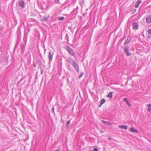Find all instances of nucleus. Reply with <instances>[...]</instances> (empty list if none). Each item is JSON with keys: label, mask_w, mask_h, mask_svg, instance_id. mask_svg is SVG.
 Wrapping results in <instances>:
<instances>
[{"label": "nucleus", "mask_w": 151, "mask_h": 151, "mask_svg": "<svg viewBox=\"0 0 151 151\" xmlns=\"http://www.w3.org/2000/svg\"><path fill=\"white\" fill-rule=\"evenodd\" d=\"M65 49L70 55L72 56L74 55L75 53L74 51L69 47L68 46H66Z\"/></svg>", "instance_id": "nucleus-1"}, {"label": "nucleus", "mask_w": 151, "mask_h": 151, "mask_svg": "<svg viewBox=\"0 0 151 151\" xmlns=\"http://www.w3.org/2000/svg\"><path fill=\"white\" fill-rule=\"evenodd\" d=\"M19 6L21 9H23L24 8V2L23 1H19L18 3Z\"/></svg>", "instance_id": "nucleus-2"}, {"label": "nucleus", "mask_w": 151, "mask_h": 151, "mask_svg": "<svg viewBox=\"0 0 151 151\" xmlns=\"http://www.w3.org/2000/svg\"><path fill=\"white\" fill-rule=\"evenodd\" d=\"M53 53L51 51L48 52V58L49 62L51 61L52 59Z\"/></svg>", "instance_id": "nucleus-3"}, {"label": "nucleus", "mask_w": 151, "mask_h": 151, "mask_svg": "<svg viewBox=\"0 0 151 151\" xmlns=\"http://www.w3.org/2000/svg\"><path fill=\"white\" fill-rule=\"evenodd\" d=\"M128 49L129 48L127 46H126L124 48V51L127 56H130L131 55V53L129 52Z\"/></svg>", "instance_id": "nucleus-4"}, {"label": "nucleus", "mask_w": 151, "mask_h": 151, "mask_svg": "<svg viewBox=\"0 0 151 151\" xmlns=\"http://www.w3.org/2000/svg\"><path fill=\"white\" fill-rule=\"evenodd\" d=\"M73 65L76 71L78 72L79 71L78 65L77 63L75 61H73Z\"/></svg>", "instance_id": "nucleus-5"}, {"label": "nucleus", "mask_w": 151, "mask_h": 151, "mask_svg": "<svg viewBox=\"0 0 151 151\" xmlns=\"http://www.w3.org/2000/svg\"><path fill=\"white\" fill-rule=\"evenodd\" d=\"M133 29L134 30H137L138 29V25L137 22H133L132 24Z\"/></svg>", "instance_id": "nucleus-6"}, {"label": "nucleus", "mask_w": 151, "mask_h": 151, "mask_svg": "<svg viewBox=\"0 0 151 151\" xmlns=\"http://www.w3.org/2000/svg\"><path fill=\"white\" fill-rule=\"evenodd\" d=\"M146 22L148 24L151 23V15L148 16L146 18Z\"/></svg>", "instance_id": "nucleus-7"}, {"label": "nucleus", "mask_w": 151, "mask_h": 151, "mask_svg": "<svg viewBox=\"0 0 151 151\" xmlns=\"http://www.w3.org/2000/svg\"><path fill=\"white\" fill-rule=\"evenodd\" d=\"M131 39L129 36L128 37L127 39L125 40L124 44L126 45L129 44V42L130 41Z\"/></svg>", "instance_id": "nucleus-8"}, {"label": "nucleus", "mask_w": 151, "mask_h": 151, "mask_svg": "<svg viewBox=\"0 0 151 151\" xmlns=\"http://www.w3.org/2000/svg\"><path fill=\"white\" fill-rule=\"evenodd\" d=\"M141 1L140 0H138L137 1L134 5L135 7L136 8L138 7L139 5L141 3Z\"/></svg>", "instance_id": "nucleus-9"}, {"label": "nucleus", "mask_w": 151, "mask_h": 151, "mask_svg": "<svg viewBox=\"0 0 151 151\" xmlns=\"http://www.w3.org/2000/svg\"><path fill=\"white\" fill-rule=\"evenodd\" d=\"M130 131L132 132L138 133L137 130L133 127H131L130 128Z\"/></svg>", "instance_id": "nucleus-10"}, {"label": "nucleus", "mask_w": 151, "mask_h": 151, "mask_svg": "<svg viewBox=\"0 0 151 151\" xmlns=\"http://www.w3.org/2000/svg\"><path fill=\"white\" fill-rule=\"evenodd\" d=\"M119 127L120 128L126 130L127 129V126L126 125H120L119 126Z\"/></svg>", "instance_id": "nucleus-11"}, {"label": "nucleus", "mask_w": 151, "mask_h": 151, "mask_svg": "<svg viewBox=\"0 0 151 151\" xmlns=\"http://www.w3.org/2000/svg\"><path fill=\"white\" fill-rule=\"evenodd\" d=\"M102 122L108 125L111 126V122L106 121L104 120H102Z\"/></svg>", "instance_id": "nucleus-12"}, {"label": "nucleus", "mask_w": 151, "mask_h": 151, "mask_svg": "<svg viewBox=\"0 0 151 151\" xmlns=\"http://www.w3.org/2000/svg\"><path fill=\"white\" fill-rule=\"evenodd\" d=\"M106 101V100H105L104 99H103L101 101V102H100V107H101V105H103L104 103H105Z\"/></svg>", "instance_id": "nucleus-13"}, {"label": "nucleus", "mask_w": 151, "mask_h": 151, "mask_svg": "<svg viewBox=\"0 0 151 151\" xmlns=\"http://www.w3.org/2000/svg\"><path fill=\"white\" fill-rule=\"evenodd\" d=\"M113 92H109L107 95V97L110 99H111L112 97Z\"/></svg>", "instance_id": "nucleus-14"}, {"label": "nucleus", "mask_w": 151, "mask_h": 151, "mask_svg": "<svg viewBox=\"0 0 151 151\" xmlns=\"http://www.w3.org/2000/svg\"><path fill=\"white\" fill-rule=\"evenodd\" d=\"M58 19V20H60V21H62L65 18L64 17H57Z\"/></svg>", "instance_id": "nucleus-15"}, {"label": "nucleus", "mask_w": 151, "mask_h": 151, "mask_svg": "<svg viewBox=\"0 0 151 151\" xmlns=\"http://www.w3.org/2000/svg\"><path fill=\"white\" fill-rule=\"evenodd\" d=\"M67 60L69 63H71V62H72L73 63V61H74V60H73L71 58H68Z\"/></svg>", "instance_id": "nucleus-16"}, {"label": "nucleus", "mask_w": 151, "mask_h": 151, "mask_svg": "<svg viewBox=\"0 0 151 151\" xmlns=\"http://www.w3.org/2000/svg\"><path fill=\"white\" fill-rule=\"evenodd\" d=\"M148 111H150L151 110V104H149L148 105Z\"/></svg>", "instance_id": "nucleus-17"}, {"label": "nucleus", "mask_w": 151, "mask_h": 151, "mask_svg": "<svg viewBox=\"0 0 151 151\" xmlns=\"http://www.w3.org/2000/svg\"><path fill=\"white\" fill-rule=\"evenodd\" d=\"M70 123V120L68 121L67 122V124L66 126L67 128H68L69 126V124Z\"/></svg>", "instance_id": "nucleus-18"}, {"label": "nucleus", "mask_w": 151, "mask_h": 151, "mask_svg": "<svg viewBox=\"0 0 151 151\" xmlns=\"http://www.w3.org/2000/svg\"><path fill=\"white\" fill-rule=\"evenodd\" d=\"M49 17V16H48L47 17H44L43 19V20L44 21H46Z\"/></svg>", "instance_id": "nucleus-19"}, {"label": "nucleus", "mask_w": 151, "mask_h": 151, "mask_svg": "<svg viewBox=\"0 0 151 151\" xmlns=\"http://www.w3.org/2000/svg\"><path fill=\"white\" fill-rule=\"evenodd\" d=\"M83 73L82 72L80 74V75H79V78H81L82 76H83Z\"/></svg>", "instance_id": "nucleus-20"}, {"label": "nucleus", "mask_w": 151, "mask_h": 151, "mask_svg": "<svg viewBox=\"0 0 151 151\" xmlns=\"http://www.w3.org/2000/svg\"><path fill=\"white\" fill-rule=\"evenodd\" d=\"M147 32L148 34L151 35V29H149L147 31Z\"/></svg>", "instance_id": "nucleus-21"}, {"label": "nucleus", "mask_w": 151, "mask_h": 151, "mask_svg": "<svg viewBox=\"0 0 151 151\" xmlns=\"http://www.w3.org/2000/svg\"><path fill=\"white\" fill-rule=\"evenodd\" d=\"M126 103L129 106H131V104L129 103L128 101Z\"/></svg>", "instance_id": "nucleus-22"}, {"label": "nucleus", "mask_w": 151, "mask_h": 151, "mask_svg": "<svg viewBox=\"0 0 151 151\" xmlns=\"http://www.w3.org/2000/svg\"><path fill=\"white\" fill-rule=\"evenodd\" d=\"M40 70H41V74H42L43 73V69L42 68H40Z\"/></svg>", "instance_id": "nucleus-23"}, {"label": "nucleus", "mask_w": 151, "mask_h": 151, "mask_svg": "<svg viewBox=\"0 0 151 151\" xmlns=\"http://www.w3.org/2000/svg\"><path fill=\"white\" fill-rule=\"evenodd\" d=\"M93 151H99L98 149L96 148H93Z\"/></svg>", "instance_id": "nucleus-24"}, {"label": "nucleus", "mask_w": 151, "mask_h": 151, "mask_svg": "<svg viewBox=\"0 0 151 151\" xmlns=\"http://www.w3.org/2000/svg\"><path fill=\"white\" fill-rule=\"evenodd\" d=\"M75 11L77 12V9H74L73 11H72L71 13L73 14V12H74Z\"/></svg>", "instance_id": "nucleus-25"}, {"label": "nucleus", "mask_w": 151, "mask_h": 151, "mask_svg": "<svg viewBox=\"0 0 151 151\" xmlns=\"http://www.w3.org/2000/svg\"><path fill=\"white\" fill-rule=\"evenodd\" d=\"M124 101L126 102V103L128 101L127 99V98H124Z\"/></svg>", "instance_id": "nucleus-26"}, {"label": "nucleus", "mask_w": 151, "mask_h": 151, "mask_svg": "<svg viewBox=\"0 0 151 151\" xmlns=\"http://www.w3.org/2000/svg\"><path fill=\"white\" fill-rule=\"evenodd\" d=\"M56 2H58L59 0H55Z\"/></svg>", "instance_id": "nucleus-27"}, {"label": "nucleus", "mask_w": 151, "mask_h": 151, "mask_svg": "<svg viewBox=\"0 0 151 151\" xmlns=\"http://www.w3.org/2000/svg\"><path fill=\"white\" fill-rule=\"evenodd\" d=\"M100 132L101 133H103L104 132L102 130H101L100 131Z\"/></svg>", "instance_id": "nucleus-28"}, {"label": "nucleus", "mask_w": 151, "mask_h": 151, "mask_svg": "<svg viewBox=\"0 0 151 151\" xmlns=\"http://www.w3.org/2000/svg\"><path fill=\"white\" fill-rule=\"evenodd\" d=\"M33 66L34 67H36V65H35V64H33Z\"/></svg>", "instance_id": "nucleus-29"}, {"label": "nucleus", "mask_w": 151, "mask_h": 151, "mask_svg": "<svg viewBox=\"0 0 151 151\" xmlns=\"http://www.w3.org/2000/svg\"><path fill=\"white\" fill-rule=\"evenodd\" d=\"M108 139H109L110 140H111V137H109V138H108Z\"/></svg>", "instance_id": "nucleus-30"}, {"label": "nucleus", "mask_w": 151, "mask_h": 151, "mask_svg": "<svg viewBox=\"0 0 151 151\" xmlns=\"http://www.w3.org/2000/svg\"><path fill=\"white\" fill-rule=\"evenodd\" d=\"M52 110H54V107H53V108H52Z\"/></svg>", "instance_id": "nucleus-31"}, {"label": "nucleus", "mask_w": 151, "mask_h": 151, "mask_svg": "<svg viewBox=\"0 0 151 151\" xmlns=\"http://www.w3.org/2000/svg\"><path fill=\"white\" fill-rule=\"evenodd\" d=\"M61 121H63V123H64V121L63 120H61Z\"/></svg>", "instance_id": "nucleus-32"}, {"label": "nucleus", "mask_w": 151, "mask_h": 151, "mask_svg": "<svg viewBox=\"0 0 151 151\" xmlns=\"http://www.w3.org/2000/svg\"><path fill=\"white\" fill-rule=\"evenodd\" d=\"M55 151H60L59 150H56Z\"/></svg>", "instance_id": "nucleus-33"}, {"label": "nucleus", "mask_w": 151, "mask_h": 151, "mask_svg": "<svg viewBox=\"0 0 151 151\" xmlns=\"http://www.w3.org/2000/svg\"><path fill=\"white\" fill-rule=\"evenodd\" d=\"M88 151H92L91 150H89Z\"/></svg>", "instance_id": "nucleus-34"}]
</instances>
